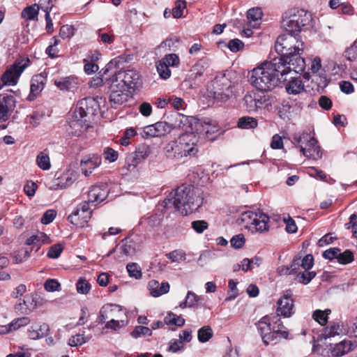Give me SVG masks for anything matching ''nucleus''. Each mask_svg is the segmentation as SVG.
Instances as JSON below:
<instances>
[{
	"label": "nucleus",
	"mask_w": 357,
	"mask_h": 357,
	"mask_svg": "<svg viewBox=\"0 0 357 357\" xmlns=\"http://www.w3.org/2000/svg\"><path fill=\"white\" fill-rule=\"evenodd\" d=\"M269 217L263 213H256L250 211L242 213L238 219L239 224L245 228L253 231L263 232L268 230V222Z\"/></svg>",
	"instance_id": "6"
},
{
	"label": "nucleus",
	"mask_w": 357,
	"mask_h": 357,
	"mask_svg": "<svg viewBox=\"0 0 357 357\" xmlns=\"http://www.w3.org/2000/svg\"><path fill=\"white\" fill-rule=\"evenodd\" d=\"M36 162L38 166L43 170H47L51 167L50 158L48 155L44 152H40L37 155Z\"/></svg>",
	"instance_id": "43"
},
{
	"label": "nucleus",
	"mask_w": 357,
	"mask_h": 357,
	"mask_svg": "<svg viewBox=\"0 0 357 357\" xmlns=\"http://www.w3.org/2000/svg\"><path fill=\"white\" fill-rule=\"evenodd\" d=\"M116 67L113 70L114 80L118 84H122L123 88L127 89H138L142 85L141 76L139 73L133 69L123 71L118 70Z\"/></svg>",
	"instance_id": "8"
},
{
	"label": "nucleus",
	"mask_w": 357,
	"mask_h": 357,
	"mask_svg": "<svg viewBox=\"0 0 357 357\" xmlns=\"http://www.w3.org/2000/svg\"><path fill=\"white\" fill-rule=\"evenodd\" d=\"M263 13L259 8H252L248 10L247 17L250 21L257 22L261 19Z\"/></svg>",
	"instance_id": "52"
},
{
	"label": "nucleus",
	"mask_w": 357,
	"mask_h": 357,
	"mask_svg": "<svg viewBox=\"0 0 357 357\" xmlns=\"http://www.w3.org/2000/svg\"><path fill=\"white\" fill-rule=\"evenodd\" d=\"M303 42L299 34L285 33L279 36L275 44V49L280 55L278 58H287L289 55L299 52H303Z\"/></svg>",
	"instance_id": "3"
},
{
	"label": "nucleus",
	"mask_w": 357,
	"mask_h": 357,
	"mask_svg": "<svg viewBox=\"0 0 357 357\" xmlns=\"http://www.w3.org/2000/svg\"><path fill=\"white\" fill-rule=\"evenodd\" d=\"M303 52H299L289 55V57L287 58H275V59H280V65H282L284 68L280 66V70L283 77L291 71H294L297 74L303 73L305 68V59L301 56Z\"/></svg>",
	"instance_id": "10"
},
{
	"label": "nucleus",
	"mask_w": 357,
	"mask_h": 357,
	"mask_svg": "<svg viewBox=\"0 0 357 357\" xmlns=\"http://www.w3.org/2000/svg\"><path fill=\"white\" fill-rule=\"evenodd\" d=\"M38 10L39 6L38 4L29 6L24 8L21 13V16L26 20H34L37 19Z\"/></svg>",
	"instance_id": "39"
},
{
	"label": "nucleus",
	"mask_w": 357,
	"mask_h": 357,
	"mask_svg": "<svg viewBox=\"0 0 357 357\" xmlns=\"http://www.w3.org/2000/svg\"><path fill=\"white\" fill-rule=\"evenodd\" d=\"M278 336H280V333H277V331L271 330L268 333L263 335L262 341L264 344L268 345L270 342H274V344H276L278 342Z\"/></svg>",
	"instance_id": "55"
},
{
	"label": "nucleus",
	"mask_w": 357,
	"mask_h": 357,
	"mask_svg": "<svg viewBox=\"0 0 357 357\" xmlns=\"http://www.w3.org/2000/svg\"><path fill=\"white\" fill-rule=\"evenodd\" d=\"M257 328L260 333L261 337L263 335L268 333L269 331H271V324L269 321V317L268 316L264 317L261 319L257 324Z\"/></svg>",
	"instance_id": "42"
},
{
	"label": "nucleus",
	"mask_w": 357,
	"mask_h": 357,
	"mask_svg": "<svg viewBox=\"0 0 357 357\" xmlns=\"http://www.w3.org/2000/svg\"><path fill=\"white\" fill-rule=\"evenodd\" d=\"M316 276V272H300L296 275V280L298 282L303 284H307L314 277Z\"/></svg>",
	"instance_id": "48"
},
{
	"label": "nucleus",
	"mask_w": 357,
	"mask_h": 357,
	"mask_svg": "<svg viewBox=\"0 0 357 357\" xmlns=\"http://www.w3.org/2000/svg\"><path fill=\"white\" fill-rule=\"evenodd\" d=\"M280 59L275 58L270 61H264L255 68L250 73L248 80L251 85L261 92H268L274 89L282 82H286L287 78L280 70Z\"/></svg>",
	"instance_id": "1"
},
{
	"label": "nucleus",
	"mask_w": 357,
	"mask_h": 357,
	"mask_svg": "<svg viewBox=\"0 0 357 357\" xmlns=\"http://www.w3.org/2000/svg\"><path fill=\"white\" fill-rule=\"evenodd\" d=\"M354 349V344L351 340H344L336 344L333 348L331 353L333 356L340 357L348 354Z\"/></svg>",
	"instance_id": "29"
},
{
	"label": "nucleus",
	"mask_w": 357,
	"mask_h": 357,
	"mask_svg": "<svg viewBox=\"0 0 357 357\" xmlns=\"http://www.w3.org/2000/svg\"><path fill=\"white\" fill-rule=\"evenodd\" d=\"M89 203L91 202L88 200L87 202L84 201L79 204L77 208L68 215V220L72 224H77L78 223L77 221V215L82 213L84 221L82 223H87L92 215V211L89 208Z\"/></svg>",
	"instance_id": "18"
},
{
	"label": "nucleus",
	"mask_w": 357,
	"mask_h": 357,
	"mask_svg": "<svg viewBox=\"0 0 357 357\" xmlns=\"http://www.w3.org/2000/svg\"><path fill=\"white\" fill-rule=\"evenodd\" d=\"M77 291L79 294H87L91 288V284L84 278H79L76 284Z\"/></svg>",
	"instance_id": "56"
},
{
	"label": "nucleus",
	"mask_w": 357,
	"mask_h": 357,
	"mask_svg": "<svg viewBox=\"0 0 357 357\" xmlns=\"http://www.w3.org/2000/svg\"><path fill=\"white\" fill-rule=\"evenodd\" d=\"M102 162L101 157L98 154H89L83 157L80 165L82 170L86 176H88L93 169L99 167Z\"/></svg>",
	"instance_id": "17"
},
{
	"label": "nucleus",
	"mask_w": 357,
	"mask_h": 357,
	"mask_svg": "<svg viewBox=\"0 0 357 357\" xmlns=\"http://www.w3.org/2000/svg\"><path fill=\"white\" fill-rule=\"evenodd\" d=\"M185 319L173 312H169L164 319V323L168 326H176L181 327L185 324Z\"/></svg>",
	"instance_id": "38"
},
{
	"label": "nucleus",
	"mask_w": 357,
	"mask_h": 357,
	"mask_svg": "<svg viewBox=\"0 0 357 357\" xmlns=\"http://www.w3.org/2000/svg\"><path fill=\"white\" fill-rule=\"evenodd\" d=\"M130 335L134 338H138L141 336H151L152 331L146 326H137L131 332Z\"/></svg>",
	"instance_id": "46"
},
{
	"label": "nucleus",
	"mask_w": 357,
	"mask_h": 357,
	"mask_svg": "<svg viewBox=\"0 0 357 357\" xmlns=\"http://www.w3.org/2000/svg\"><path fill=\"white\" fill-rule=\"evenodd\" d=\"M103 154L105 160H109L111 162H115L118 159V152L114 150L112 148L106 147L104 149Z\"/></svg>",
	"instance_id": "63"
},
{
	"label": "nucleus",
	"mask_w": 357,
	"mask_h": 357,
	"mask_svg": "<svg viewBox=\"0 0 357 357\" xmlns=\"http://www.w3.org/2000/svg\"><path fill=\"white\" fill-rule=\"evenodd\" d=\"M148 287L151 295L153 297H159L167 294L169 292L170 289L169 282H164L160 284L159 282L155 280L149 281Z\"/></svg>",
	"instance_id": "25"
},
{
	"label": "nucleus",
	"mask_w": 357,
	"mask_h": 357,
	"mask_svg": "<svg viewBox=\"0 0 357 357\" xmlns=\"http://www.w3.org/2000/svg\"><path fill=\"white\" fill-rule=\"evenodd\" d=\"M192 228L198 234L203 233L208 227V224L205 220H195L191 223Z\"/></svg>",
	"instance_id": "59"
},
{
	"label": "nucleus",
	"mask_w": 357,
	"mask_h": 357,
	"mask_svg": "<svg viewBox=\"0 0 357 357\" xmlns=\"http://www.w3.org/2000/svg\"><path fill=\"white\" fill-rule=\"evenodd\" d=\"M88 340L84 336L83 334H76L71 336L68 340V344L70 347L81 346L86 343Z\"/></svg>",
	"instance_id": "53"
},
{
	"label": "nucleus",
	"mask_w": 357,
	"mask_h": 357,
	"mask_svg": "<svg viewBox=\"0 0 357 357\" xmlns=\"http://www.w3.org/2000/svg\"><path fill=\"white\" fill-rule=\"evenodd\" d=\"M45 77L41 75H37L32 77L31 84V91L38 93L41 91L45 86Z\"/></svg>",
	"instance_id": "40"
},
{
	"label": "nucleus",
	"mask_w": 357,
	"mask_h": 357,
	"mask_svg": "<svg viewBox=\"0 0 357 357\" xmlns=\"http://www.w3.org/2000/svg\"><path fill=\"white\" fill-rule=\"evenodd\" d=\"M198 340L201 342L208 341L213 336V331L210 326H204L198 331Z\"/></svg>",
	"instance_id": "47"
},
{
	"label": "nucleus",
	"mask_w": 357,
	"mask_h": 357,
	"mask_svg": "<svg viewBox=\"0 0 357 357\" xmlns=\"http://www.w3.org/2000/svg\"><path fill=\"white\" fill-rule=\"evenodd\" d=\"M156 69L160 77L164 79H168L171 75V70L169 66L162 60L156 63Z\"/></svg>",
	"instance_id": "44"
},
{
	"label": "nucleus",
	"mask_w": 357,
	"mask_h": 357,
	"mask_svg": "<svg viewBox=\"0 0 357 357\" xmlns=\"http://www.w3.org/2000/svg\"><path fill=\"white\" fill-rule=\"evenodd\" d=\"M226 46L232 52H238L244 47V43L238 38L230 40Z\"/></svg>",
	"instance_id": "51"
},
{
	"label": "nucleus",
	"mask_w": 357,
	"mask_h": 357,
	"mask_svg": "<svg viewBox=\"0 0 357 357\" xmlns=\"http://www.w3.org/2000/svg\"><path fill=\"white\" fill-rule=\"evenodd\" d=\"M204 198L199 190L190 185L182 184L166 198L163 203L165 208L172 205L177 211L187 215L197 211L203 204Z\"/></svg>",
	"instance_id": "2"
},
{
	"label": "nucleus",
	"mask_w": 357,
	"mask_h": 357,
	"mask_svg": "<svg viewBox=\"0 0 357 357\" xmlns=\"http://www.w3.org/2000/svg\"><path fill=\"white\" fill-rule=\"evenodd\" d=\"M344 55L349 61H354L357 59V41H355L344 51Z\"/></svg>",
	"instance_id": "58"
},
{
	"label": "nucleus",
	"mask_w": 357,
	"mask_h": 357,
	"mask_svg": "<svg viewBox=\"0 0 357 357\" xmlns=\"http://www.w3.org/2000/svg\"><path fill=\"white\" fill-rule=\"evenodd\" d=\"M331 313V310L330 309H326L325 310H316L313 312L312 317L320 325L324 326L328 322V315Z\"/></svg>",
	"instance_id": "37"
},
{
	"label": "nucleus",
	"mask_w": 357,
	"mask_h": 357,
	"mask_svg": "<svg viewBox=\"0 0 357 357\" xmlns=\"http://www.w3.org/2000/svg\"><path fill=\"white\" fill-rule=\"evenodd\" d=\"M108 89L110 91L109 102L112 107L116 109L128 100L127 90L123 88L122 84L112 82Z\"/></svg>",
	"instance_id": "12"
},
{
	"label": "nucleus",
	"mask_w": 357,
	"mask_h": 357,
	"mask_svg": "<svg viewBox=\"0 0 357 357\" xmlns=\"http://www.w3.org/2000/svg\"><path fill=\"white\" fill-rule=\"evenodd\" d=\"M45 289L47 291H56L61 289L60 283L55 279H48L44 284Z\"/></svg>",
	"instance_id": "60"
},
{
	"label": "nucleus",
	"mask_w": 357,
	"mask_h": 357,
	"mask_svg": "<svg viewBox=\"0 0 357 357\" xmlns=\"http://www.w3.org/2000/svg\"><path fill=\"white\" fill-rule=\"evenodd\" d=\"M174 117L175 118L176 121H179V123L176 125L170 124L166 121H158L156 122L155 123H153L155 130V134H157V137L165 136L167 134L170 133L171 131L174 130L176 126L181 128L182 126L181 124H183V119L185 121L187 120V117L185 115L181 114L180 113H176L174 115Z\"/></svg>",
	"instance_id": "14"
},
{
	"label": "nucleus",
	"mask_w": 357,
	"mask_h": 357,
	"mask_svg": "<svg viewBox=\"0 0 357 357\" xmlns=\"http://www.w3.org/2000/svg\"><path fill=\"white\" fill-rule=\"evenodd\" d=\"M75 180L73 172L68 171L57 178V188L63 189L70 186Z\"/></svg>",
	"instance_id": "33"
},
{
	"label": "nucleus",
	"mask_w": 357,
	"mask_h": 357,
	"mask_svg": "<svg viewBox=\"0 0 357 357\" xmlns=\"http://www.w3.org/2000/svg\"><path fill=\"white\" fill-rule=\"evenodd\" d=\"M109 195L107 185L100 183L92 185L88 192L89 202L91 203H100L105 200Z\"/></svg>",
	"instance_id": "15"
},
{
	"label": "nucleus",
	"mask_w": 357,
	"mask_h": 357,
	"mask_svg": "<svg viewBox=\"0 0 357 357\" xmlns=\"http://www.w3.org/2000/svg\"><path fill=\"white\" fill-rule=\"evenodd\" d=\"M312 136L310 134L307 132H303L301 135L298 134H294L293 135V140L298 144V147L300 148V146L302 145H306V144L309 142L310 139H311Z\"/></svg>",
	"instance_id": "57"
},
{
	"label": "nucleus",
	"mask_w": 357,
	"mask_h": 357,
	"mask_svg": "<svg viewBox=\"0 0 357 357\" xmlns=\"http://www.w3.org/2000/svg\"><path fill=\"white\" fill-rule=\"evenodd\" d=\"M277 305L278 317H290L294 314V300L287 294H284L278 301Z\"/></svg>",
	"instance_id": "16"
},
{
	"label": "nucleus",
	"mask_w": 357,
	"mask_h": 357,
	"mask_svg": "<svg viewBox=\"0 0 357 357\" xmlns=\"http://www.w3.org/2000/svg\"><path fill=\"white\" fill-rule=\"evenodd\" d=\"M169 66H176L179 63V58L176 54H169L161 59Z\"/></svg>",
	"instance_id": "64"
},
{
	"label": "nucleus",
	"mask_w": 357,
	"mask_h": 357,
	"mask_svg": "<svg viewBox=\"0 0 357 357\" xmlns=\"http://www.w3.org/2000/svg\"><path fill=\"white\" fill-rule=\"evenodd\" d=\"M76 78L73 77H61L54 81L55 85L61 90L71 91L76 88Z\"/></svg>",
	"instance_id": "31"
},
{
	"label": "nucleus",
	"mask_w": 357,
	"mask_h": 357,
	"mask_svg": "<svg viewBox=\"0 0 357 357\" xmlns=\"http://www.w3.org/2000/svg\"><path fill=\"white\" fill-rule=\"evenodd\" d=\"M151 152V148L148 144H139L135 149V157L134 158L133 162L135 165L138 164L142 160L146 159L150 155Z\"/></svg>",
	"instance_id": "32"
},
{
	"label": "nucleus",
	"mask_w": 357,
	"mask_h": 357,
	"mask_svg": "<svg viewBox=\"0 0 357 357\" xmlns=\"http://www.w3.org/2000/svg\"><path fill=\"white\" fill-rule=\"evenodd\" d=\"M98 97H87L78 101L74 112L75 118H81L84 122L91 123L100 111Z\"/></svg>",
	"instance_id": "7"
},
{
	"label": "nucleus",
	"mask_w": 357,
	"mask_h": 357,
	"mask_svg": "<svg viewBox=\"0 0 357 357\" xmlns=\"http://www.w3.org/2000/svg\"><path fill=\"white\" fill-rule=\"evenodd\" d=\"M245 243V238L243 234L234 236L230 240L231 245L236 249L241 248Z\"/></svg>",
	"instance_id": "61"
},
{
	"label": "nucleus",
	"mask_w": 357,
	"mask_h": 357,
	"mask_svg": "<svg viewBox=\"0 0 357 357\" xmlns=\"http://www.w3.org/2000/svg\"><path fill=\"white\" fill-rule=\"evenodd\" d=\"M208 67L209 59L206 57L200 59L191 68L190 70V77L196 79L202 76Z\"/></svg>",
	"instance_id": "28"
},
{
	"label": "nucleus",
	"mask_w": 357,
	"mask_h": 357,
	"mask_svg": "<svg viewBox=\"0 0 357 357\" xmlns=\"http://www.w3.org/2000/svg\"><path fill=\"white\" fill-rule=\"evenodd\" d=\"M15 107V99L12 94H0V121H6Z\"/></svg>",
	"instance_id": "13"
},
{
	"label": "nucleus",
	"mask_w": 357,
	"mask_h": 357,
	"mask_svg": "<svg viewBox=\"0 0 357 357\" xmlns=\"http://www.w3.org/2000/svg\"><path fill=\"white\" fill-rule=\"evenodd\" d=\"M257 119L248 116L241 117L237 122V126L241 129H253L257 128Z\"/></svg>",
	"instance_id": "35"
},
{
	"label": "nucleus",
	"mask_w": 357,
	"mask_h": 357,
	"mask_svg": "<svg viewBox=\"0 0 357 357\" xmlns=\"http://www.w3.org/2000/svg\"><path fill=\"white\" fill-rule=\"evenodd\" d=\"M49 331L50 327L48 324L45 323L36 324L28 329V336L30 339L35 340L47 336Z\"/></svg>",
	"instance_id": "24"
},
{
	"label": "nucleus",
	"mask_w": 357,
	"mask_h": 357,
	"mask_svg": "<svg viewBox=\"0 0 357 357\" xmlns=\"http://www.w3.org/2000/svg\"><path fill=\"white\" fill-rule=\"evenodd\" d=\"M117 61L114 59L110 61L104 68L100 72V76L90 82V86L92 88H98L104 86L108 89L112 82H114L113 70L116 67Z\"/></svg>",
	"instance_id": "11"
},
{
	"label": "nucleus",
	"mask_w": 357,
	"mask_h": 357,
	"mask_svg": "<svg viewBox=\"0 0 357 357\" xmlns=\"http://www.w3.org/2000/svg\"><path fill=\"white\" fill-rule=\"evenodd\" d=\"M121 243V245L119 248L120 255L115 257L120 261H125V257L132 256L136 252V243L132 239L125 238Z\"/></svg>",
	"instance_id": "19"
},
{
	"label": "nucleus",
	"mask_w": 357,
	"mask_h": 357,
	"mask_svg": "<svg viewBox=\"0 0 357 357\" xmlns=\"http://www.w3.org/2000/svg\"><path fill=\"white\" fill-rule=\"evenodd\" d=\"M286 82L285 89L289 94H298L305 90L304 84L300 77H291Z\"/></svg>",
	"instance_id": "27"
},
{
	"label": "nucleus",
	"mask_w": 357,
	"mask_h": 357,
	"mask_svg": "<svg viewBox=\"0 0 357 357\" xmlns=\"http://www.w3.org/2000/svg\"><path fill=\"white\" fill-rule=\"evenodd\" d=\"M126 269L130 278L136 280L141 279L142 276L141 267L137 263H128L126 265Z\"/></svg>",
	"instance_id": "41"
},
{
	"label": "nucleus",
	"mask_w": 357,
	"mask_h": 357,
	"mask_svg": "<svg viewBox=\"0 0 357 357\" xmlns=\"http://www.w3.org/2000/svg\"><path fill=\"white\" fill-rule=\"evenodd\" d=\"M36 297L37 295L33 294L25 295L22 302H20L15 305V310L21 313H27V311H31L36 308L38 305Z\"/></svg>",
	"instance_id": "23"
},
{
	"label": "nucleus",
	"mask_w": 357,
	"mask_h": 357,
	"mask_svg": "<svg viewBox=\"0 0 357 357\" xmlns=\"http://www.w3.org/2000/svg\"><path fill=\"white\" fill-rule=\"evenodd\" d=\"M300 151L303 155L308 158H319L321 157L320 146L314 137H311L305 146H300Z\"/></svg>",
	"instance_id": "20"
},
{
	"label": "nucleus",
	"mask_w": 357,
	"mask_h": 357,
	"mask_svg": "<svg viewBox=\"0 0 357 357\" xmlns=\"http://www.w3.org/2000/svg\"><path fill=\"white\" fill-rule=\"evenodd\" d=\"M123 310L121 306L116 304L107 303L104 305L99 312L98 321L100 324L105 322L110 317H116V313L121 312Z\"/></svg>",
	"instance_id": "21"
},
{
	"label": "nucleus",
	"mask_w": 357,
	"mask_h": 357,
	"mask_svg": "<svg viewBox=\"0 0 357 357\" xmlns=\"http://www.w3.org/2000/svg\"><path fill=\"white\" fill-rule=\"evenodd\" d=\"M231 75L229 70L218 72L213 79V98L217 102H225L232 96Z\"/></svg>",
	"instance_id": "5"
},
{
	"label": "nucleus",
	"mask_w": 357,
	"mask_h": 357,
	"mask_svg": "<svg viewBox=\"0 0 357 357\" xmlns=\"http://www.w3.org/2000/svg\"><path fill=\"white\" fill-rule=\"evenodd\" d=\"M72 129L70 135L75 137L80 136L84 132L86 131L89 127V123L81 121V118H75L70 123Z\"/></svg>",
	"instance_id": "30"
},
{
	"label": "nucleus",
	"mask_w": 357,
	"mask_h": 357,
	"mask_svg": "<svg viewBox=\"0 0 357 357\" xmlns=\"http://www.w3.org/2000/svg\"><path fill=\"white\" fill-rule=\"evenodd\" d=\"M166 257L171 260L172 262H179L185 259V253L181 250H175L166 254Z\"/></svg>",
	"instance_id": "54"
},
{
	"label": "nucleus",
	"mask_w": 357,
	"mask_h": 357,
	"mask_svg": "<svg viewBox=\"0 0 357 357\" xmlns=\"http://www.w3.org/2000/svg\"><path fill=\"white\" fill-rule=\"evenodd\" d=\"M56 215V212L55 210L50 209L45 212L41 218V222L43 225H48L51 223Z\"/></svg>",
	"instance_id": "62"
},
{
	"label": "nucleus",
	"mask_w": 357,
	"mask_h": 357,
	"mask_svg": "<svg viewBox=\"0 0 357 357\" xmlns=\"http://www.w3.org/2000/svg\"><path fill=\"white\" fill-rule=\"evenodd\" d=\"M192 137V135H183L179 142L178 144L182 145L181 152L183 157L187 156H196L198 153V147L195 142L190 143V137Z\"/></svg>",
	"instance_id": "22"
},
{
	"label": "nucleus",
	"mask_w": 357,
	"mask_h": 357,
	"mask_svg": "<svg viewBox=\"0 0 357 357\" xmlns=\"http://www.w3.org/2000/svg\"><path fill=\"white\" fill-rule=\"evenodd\" d=\"M181 149L182 145L178 144L176 141H173L165 146L164 152L167 158L178 160L183 157Z\"/></svg>",
	"instance_id": "26"
},
{
	"label": "nucleus",
	"mask_w": 357,
	"mask_h": 357,
	"mask_svg": "<svg viewBox=\"0 0 357 357\" xmlns=\"http://www.w3.org/2000/svg\"><path fill=\"white\" fill-rule=\"evenodd\" d=\"M63 250V246L61 244H54L50 248L47 256L50 259H57L61 255Z\"/></svg>",
	"instance_id": "50"
},
{
	"label": "nucleus",
	"mask_w": 357,
	"mask_h": 357,
	"mask_svg": "<svg viewBox=\"0 0 357 357\" xmlns=\"http://www.w3.org/2000/svg\"><path fill=\"white\" fill-rule=\"evenodd\" d=\"M30 63L29 58L17 59L2 75L1 81L3 84L9 86L17 84L21 74L29 66Z\"/></svg>",
	"instance_id": "9"
},
{
	"label": "nucleus",
	"mask_w": 357,
	"mask_h": 357,
	"mask_svg": "<svg viewBox=\"0 0 357 357\" xmlns=\"http://www.w3.org/2000/svg\"><path fill=\"white\" fill-rule=\"evenodd\" d=\"M98 59V55L95 56L93 54H92L91 55L88 54L87 58L83 60L84 63V69L86 74L91 75L98 70V66L94 63V61Z\"/></svg>",
	"instance_id": "34"
},
{
	"label": "nucleus",
	"mask_w": 357,
	"mask_h": 357,
	"mask_svg": "<svg viewBox=\"0 0 357 357\" xmlns=\"http://www.w3.org/2000/svg\"><path fill=\"white\" fill-rule=\"evenodd\" d=\"M354 259L353 252L349 250H346L344 252L341 253L339 252L337 257V261L341 264H347L352 262Z\"/></svg>",
	"instance_id": "49"
},
{
	"label": "nucleus",
	"mask_w": 357,
	"mask_h": 357,
	"mask_svg": "<svg viewBox=\"0 0 357 357\" xmlns=\"http://www.w3.org/2000/svg\"><path fill=\"white\" fill-rule=\"evenodd\" d=\"M186 8L185 0H176L174 7L172 9V15L174 18H180L183 16V11Z\"/></svg>",
	"instance_id": "45"
},
{
	"label": "nucleus",
	"mask_w": 357,
	"mask_h": 357,
	"mask_svg": "<svg viewBox=\"0 0 357 357\" xmlns=\"http://www.w3.org/2000/svg\"><path fill=\"white\" fill-rule=\"evenodd\" d=\"M310 21V14L304 10L291 9L282 16V26L286 32L299 34L301 28Z\"/></svg>",
	"instance_id": "4"
},
{
	"label": "nucleus",
	"mask_w": 357,
	"mask_h": 357,
	"mask_svg": "<svg viewBox=\"0 0 357 357\" xmlns=\"http://www.w3.org/2000/svg\"><path fill=\"white\" fill-rule=\"evenodd\" d=\"M275 319L273 321V325L271 326V330L277 331V333H280V337L284 339L289 338V331L286 328V327L283 325V323L281 319L276 316L274 317Z\"/></svg>",
	"instance_id": "36"
}]
</instances>
